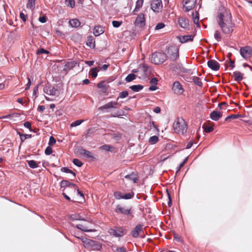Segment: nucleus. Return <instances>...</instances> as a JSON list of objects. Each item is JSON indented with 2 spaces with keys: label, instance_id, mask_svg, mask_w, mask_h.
<instances>
[{
  "label": "nucleus",
  "instance_id": "1",
  "mask_svg": "<svg viewBox=\"0 0 252 252\" xmlns=\"http://www.w3.org/2000/svg\"><path fill=\"white\" fill-rule=\"evenodd\" d=\"M167 60L175 61L179 57V49L175 45L167 46L165 48Z\"/></svg>",
  "mask_w": 252,
  "mask_h": 252
},
{
  "label": "nucleus",
  "instance_id": "2",
  "mask_svg": "<svg viewBox=\"0 0 252 252\" xmlns=\"http://www.w3.org/2000/svg\"><path fill=\"white\" fill-rule=\"evenodd\" d=\"M150 59L152 63L160 64L167 60V56L164 53L156 52L152 54Z\"/></svg>",
  "mask_w": 252,
  "mask_h": 252
},
{
  "label": "nucleus",
  "instance_id": "3",
  "mask_svg": "<svg viewBox=\"0 0 252 252\" xmlns=\"http://www.w3.org/2000/svg\"><path fill=\"white\" fill-rule=\"evenodd\" d=\"M127 232V229L122 226H115L114 228H111L109 230V233L116 238H121L125 235Z\"/></svg>",
  "mask_w": 252,
  "mask_h": 252
},
{
  "label": "nucleus",
  "instance_id": "4",
  "mask_svg": "<svg viewBox=\"0 0 252 252\" xmlns=\"http://www.w3.org/2000/svg\"><path fill=\"white\" fill-rule=\"evenodd\" d=\"M115 212L117 214H122L125 216H129L131 219L134 217L132 214V207L126 208L125 207H122L119 204L116 206Z\"/></svg>",
  "mask_w": 252,
  "mask_h": 252
},
{
  "label": "nucleus",
  "instance_id": "5",
  "mask_svg": "<svg viewBox=\"0 0 252 252\" xmlns=\"http://www.w3.org/2000/svg\"><path fill=\"white\" fill-rule=\"evenodd\" d=\"M77 152L80 155H83L85 158L90 159L92 161H96L98 159L97 156H94L89 151L83 148L82 147H79L77 149Z\"/></svg>",
  "mask_w": 252,
  "mask_h": 252
},
{
  "label": "nucleus",
  "instance_id": "6",
  "mask_svg": "<svg viewBox=\"0 0 252 252\" xmlns=\"http://www.w3.org/2000/svg\"><path fill=\"white\" fill-rule=\"evenodd\" d=\"M174 130L175 132L179 133L181 132L183 134L185 133L187 130V125L184 122L182 124L179 120L175 121L173 125Z\"/></svg>",
  "mask_w": 252,
  "mask_h": 252
},
{
  "label": "nucleus",
  "instance_id": "7",
  "mask_svg": "<svg viewBox=\"0 0 252 252\" xmlns=\"http://www.w3.org/2000/svg\"><path fill=\"white\" fill-rule=\"evenodd\" d=\"M117 104V101H111L99 107L98 110L102 112L103 113L109 112L112 109L115 108Z\"/></svg>",
  "mask_w": 252,
  "mask_h": 252
},
{
  "label": "nucleus",
  "instance_id": "8",
  "mask_svg": "<svg viewBox=\"0 0 252 252\" xmlns=\"http://www.w3.org/2000/svg\"><path fill=\"white\" fill-rule=\"evenodd\" d=\"M134 24L136 27H138L139 28H144L146 24V20L145 15L143 13L138 14Z\"/></svg>",
  "mask_w": 252,
  "mask_h": 252
},
{
  "label": "nucleus",
  "instance_id": "9",
  "mask_svg": "<svg viewBox=\"0 0 252 252\" xmlns=\"http://www.w3.org/2000/svg\"><path fill=\"white\" fill-rule=\"evenodd\" d=\"M231 18V14H230V25L227 26V25L225 23L223 25H220V27L221 28V30L222 31V32L225 34L231 33L233 31V28L235 26V24L232 22Z\"/></svg>",
  "mask_w": 252,
  "mask_h": 252
},
{
  "label": "nucleus",
  "instance_id": "10",
  "mask_svg": "<svg viewBox=\"0 0 252 252\" xmlns=\"http://www.w3.org/2000/svg\"><path fill=\"white\" fill-rule=\"evenodd\" d=\"M88 244V247L86 249H91L92 251H100L102 249V244L99 241L91 239Z\"/></svg>",
  "mask_w": 252,
  "mask_h": 252
},
{
  "label": "nucleus",
  "instance_id": "11",
  "mask_svg": "<svg viewBox=\"0 0 252 252\" xmlns=\"http://www.w3.org/2000/svg\"><path fill=\"white\" fill-rule=\"evenodd\" d=\"M172 90L175 94H182L185 92V90L181 83L178 81L174 82L172 86Z\"/></svg>",
  "mask_w": 252,
  "mask_h": 252
},
{
  "label": "nucleus",
  "instance_id": "12",
  "mask_svg": "<svg viewBox=\"0 0 252 252\" xmlns=\"http://www.w3.org/2000/svg\"><path fill=\"white\" fill-rule=\"evenodd\" d=\"M196 0H184L183 9L186 12H189L195 5Z\"/></svg>",
  "mask_w": 252,
  "mask_h": 252
},
{
  "label": "nucleus",
  "instance_id": "13",
  "mask_svg": "<svg viewBox=\"0 0 252 252\" xmlns=\"http://www.w3.org/2000/svg\"><path fill=\"white\" fill-rule=\"evenodd\" d=\"M162 4L161 0H153L151 4V8L155 12H159V10L162 8Z\"/></svg>",
  "mask_w": 252,
  "mask_h": 252
},
{
  "label": "nucleus",
  "instance_id": "14",
  "mask_svg": "<svg viewBox=\"0 0 252 252\" xmlns=\"http://www.w3.org/2000/svg\"><path fill=\"white\" fill-rule=\"evenodd\" d=\"M43 91L45 93L50 95H55L56 92H58V89L55 88L54 87H52L50 84H47L43 89Z\"/></svg>",
  "mask_w": 252,
  "mask_h": 252
},
{
  "label": "nucleus",
  "instance_id": "15",
  "mask_svg": "<svg viewBox=\"0 0 252 252\" xmlns=\"http://www.w3.org/2000/svg\"><path fill=\"white\" fill-rule=\"evenodd\" d=\"M194 36L195 34L178 35L177 36V38L179 40L180 42L181 43H184L188 41H192Z\"/></svg>",
  "mask_w": 252,
  "mask_h": 252
},
{
  "label": "nucleus",
  "instance_id": "16",
  "mask_svg": "<svg viewBox=\"0 0 252 252\" xmlns=\"http://www.w3.org/2000/svg\"><path fill=\"white\" fill-rule=\"evenodd\" d=\"M207 65L209 68L213 71H217L220 68V63L215 60H210L207 62Z\"/></svg>",
  "mask_w": 252,
  "mask_h": 252
},
{
  "label": "nucleus",
  "instance_id": "17",
  "mask_svg": "<svg viewBox=\"0 0 252 252\" xmlns=\"http://www.w3.org/2000/svg\"><path fill=\"white\" fill-rule=\"evenodd\" d=\"M142 224H137L136 226L131 230V235L133 238H137L141 231H142Z\"/></svg>",
  "mask_w": 252,
  "mask_h": 252
},
{
  "label": "nucleus",
  "instance_id": "18",
  "mask_svg": "<svg viewBox=\"0 0 252 252\" xmlns=\"http://www.w3.org/2000/svg\"><path fill=\"white\" fill-rule=\"evenodd\" d=\"M77 64L79 65V63L76 61L68 62L64 65V68L63 70L67 72L68 71L75 67Z\"/></svg>",
  "mask_w": 252,
  "mask_h": 252
},
{
  "label": "nucleus",
  "instance_id": "19",
  "mask_svg": "<svg viewBox=\"0 0 252 252\" xmlns=\"http://www.w3.org/2000/svg\"><path fill=\"white\" fill-rule=\"evenodd\" d=\"M241 56L243 58H245V55H252V47L250 46H246L241 47L240 50Z\"/></svg>",
  "mask_w": 252,
  "mask_h": 252
},
{
  "label": "nucleus",
  "instance_id": "20",
  "mask_svg": "<svg viewBox=\"0 0 252 252\" xmlns=\"http://www.w3.org/2000/svg\"><path fill=\"white\" fill-rule=\"evenodd\" d=\"M178 24L181 27L189 30V20L186 18H181L178 19Z\"/></svg>",
  "mask_w": 252,
  "mask_h": 252
},
{
  "label": "nucleus",
  "instance_id": "21",
  "mask_svg": "<svg viewBox=\"0 0 252 252\" xmlns=\"http://www.w3.org/2000/svg\"><path fill=\"white\" fill-rule=\"evenodd\" d=\"M222 116V113L218 110H214L210 114V118L214 121H218Z\"/></svg>",
  "mask_w": 252,
  "mask_h": 252
},
{
  "label": "nucleus",
  "instance_id": "22",
  "mask_svg": "<svg viewBox=\"0 0 252 252\" xmlns=\"http://www.w3.org/2000/svg\"><path fill=\"white\" fill-rule=\"evenodd\" d=\"M86 45L91 49H94L95 47V39L92 35L87 37Z\"/></svg>",
  "mask_w": 252,
  "mask_h": 252
},
{
  "label": "nucleus",
  "instance_id": "23",
  "mask_svg": "<svg viewBox=\"0 0 252 252\" xmlns=\"http://www.w3.org/2000/svg\"><path fill=\"white\" fill-rule=\"evenodd\" d=\"M104 32L103 27L101 26L98 25L94 27L93 33L95 36H98L103 33Z\"/></svg>",
  "mask_w": 252,
  "mask_h": 252
},
{
  "label": "nucleus",
  "instance_id": "24",
  "mask_svg": "<svg viewBox=\"0 0 252 252\" xmlns=\"http://www.w3.org/2000/svg\"><path fill=\"white\" fill-rule=\"evenodd\" d=\"M125 178L129 180L132 181L134 183H136L138 181V177L134 172L126 175Z\"/></svg>",
  "mask_w": 252,
  "mask_h": 252
},
{
  "label": "nucleus",
  "instance_id": "25",
  "mask_svg": "<svg viewBox=\"0 0 252 252\" xmlns=\"http://www.w3.org/2000/svg\"><path fill=\"white\" fill-rule=\"evenodd\" d=\"M69 219L72 220H83L86 221L87 220L85 218H82L79 214H71L69 215Z\"/></svg>",
  "mask_w": 252,
  "mask_h": 252
},
{
  "label": "nucleus",
  "instance_id": "26",
  "mask_svg": "<svg viewBox=\"0 0 252 252\" xmlns=\"http://www.w3.org/2000/svg\"><path fill=\"white\" fill-rule=\"evenodd\" d=\"M234 80L237 82L241 81L243 79V74L238 71H235L233 72Z\"/></svg>",
  "mask_w": 252,
  "mask_h": 252
},
{
  "label": "nucleus",
  "instance_id": "27",
  "mask_svg": "<svg viewBox=\"0 0 252 252\" xmlns=\"http://www.w3.org/2000/svg\"><path fill=\"white\" fill-rule=\"evenodd\" d=\"M27 162L29 166L32 169H35L38 167V164L40 163V161L38 162L34 160H27Z\"/></svg>",
  "mask_w": 252,
  "mask_h": 252
},
{
  "label": "nucleus",
  "instance_id": "28",
  "mask_svg": "<svg viewBox=\"0 0 252 252\" xmlns=\"http://www.w3.org/2000/svg\"><path fill=\"white\" fill-rule=\"evenodd\" d=\"M80 22L77 19H72L69 20V25L72 28H78L80 26Z\"/></svg>",
  "mask_w": 252,
  "mask_h": 252
},
{
  "label": "nucleus",
  "instance_id": "29",
  "mask_svg": "<svg viewBox=\"0 0 252 252\" xmlns=\"http://www.w3.org/2000/svg\"><path fill=\"white\" fill-rule=\"evenodd\" d=\"M17 134L19 135L22 143L26 139L28 138H31L32 137V134H23L19 131H17Z\"/></svg>",
  "mask_w": 252,
  "mask_h": 252
},
{
  "label": "nucleus",
  "instance_id": "30",
  "mask_svg": "<svg viewBox=\"0 0 252 252\" xmlns=\"http://www.w3.org/2000/svg\"><path fill=\"white\" fill-rule=\"evenodd\" d=\"M143 88L144 86L141 84L134 85L129 87V89L134 92H139L141 91Z\"/></svg>",
  "mask_w": 252,
  "mask_h": 252
},
{
  "label": "nucleus",
  "instance_id": "31",
  "mask_svg": "<svg viewBox=\"0 0 252 252\" xmlns=\"http://www.w3.org/2000/svg\"><path fill=\"white\" fill-rule=\"evenodd\" d=\"M60 187L61 189L63 188V191L64 190V189L67 187H70V182L66 180H63L61 181L59 183Z\"/></svg>",
  "mask_w": 252,
  "mask_h": 252
},
{
  "label": "nucleus",
  "instance_id": "32",
  "mask_svg": "<svg viewBox=\"0 0 252 252\" xmlns=\"http://www.w3.org/2000/svg\"><path fill=\"white\" fill-rule=\"evenodd\" d=\"M99 149L101 150H104L107 152H111L113 149H114V147L111 145L104 144L101 146Z\"/></svg>",
  "mask_w": 252,
  "mask_h": 252
},
{
  "label": "nucleus",
  "instance_id": "33",
  "mask_svg": "<svg viewBox=\"0 0 252 252\" xmlns=\"http://www.w3.org/2000/svg\"><path fill=\"white\" fill-rule=\"evenodd\" d=\"M177 65H178V67L179 68L181 71L183 73L192 74V73L190 72L191 69H187V68H185L183 66V64L181 63H178Z\"/></svg>",
  "mask_w": 252,
  "mask_h": 252
},
{
  "label": "nucleus",
  "instance_id": "34",
  "mask_svg": "<svg viewBox=\"0 0 252 252\" xmlns=\"http://www.w3.org/2000/svg\"><path fill=\"white\" fill-rule=\"evenodd\" d=\"M75 227L81 230L83 232H94L95 231V230L94 229H86L84 227V226L82 224H77Z\"/></svg>",
  "mask_w": 252,
  "mask_h": 252
},
{
  "label": "nucleus",
  "instance_id": "35",
  "mask_svg": "<svg viewBox=\"0 0 252 252\" xmlns=\"http://www.w3.org/2000/svg\"><path fill=\"white\" fill-rule=\"evenodd\" d=\"M77 238H78L79 240H81V241L84 243L85 245V248H87V247H88V243H89L91 239H88L86 237H85L84 236H76Z\"/></svg>",
  "mask_w": 252,
  "mask_h": 252
},
{
  "label": "nucleus",
  "instance_id": "36",
  "mask_svg": "<svg viewBox=\"0 0 252 252\" xmlns=\"http://www.w3.org/2000/svg\"><path fill=\"white\" fill-rule=\"evenodd\" d=\"M192 80L193 82L197 86L201 88L203 87V83L201 81L199 77L196 76H193L192 78Z\"/></svg>",
  "mask_w": 252,
  "mask_h": 252
},
{
  "label": "nucleus",
  "instance_id": "37",
  "mask_svg": "<svg viewBox=\"0 0 252 252\" xmlns=\"http://www.w3.org/2000/svg\"><path fill=\"white\" fill-rule=\"evenodd\" d=\"M98 69L96 67H93L91 69L89 74L93 78H96L97 76Z\"/></svg>",
  "mask_w": 252,
  "mask_h": 252
},
{
  "label": "nucleus",
  "instance_id": "38",
  "mask_svg": "<svg viewBox=\"0 0 252 252\" xmlns=\"http://www.w3.org/2000/svg\"><path fill=\"white\" fill-rule=\"evenodd\" d=\"M134 192L131 191L128 193H123V199L128 200L132 198L134 196Z\"/></svg>",
  "mask_w": 252,
  "mask_h": 252
},
{
  "label": "nucleus",
  "instance_id": "39",
  "mask_svg": "<svg viewBox=\"0 0 252 252\" xmlns=\"http://www.w3.org/2000/svg\"><path fill=\"white\" fill-rule=\"evenodd\" d=\"M136 78V75L134 73H130L128 74L125 78V81L126 82H130L135 80Z\"/></svg>",
  "mask_w": 252,
  "mask_h": 252
},
{
  "label": "nucleus",
  "instance_id": "40",
  "mask_svg": "<svg viewBox=\"0 0 252 252\" xmlns=\"http://www.w3.org/2000/svg\"><path fill=\"white\" fill-rule=\"evenodd\" d=\"M218 17L219 19V21L218 22L219 25H223L224 24L225 22L224 21V14L223 12H221L219 13L218 15Z\"/></svg>",
  "mask_w": 252,
  "mask_h": 252
},
{
  "label": "nucleus",
  "instance_id": "41",
  "mask_svg": "<svg viewBox=\"0 0 252 252\" xmlns=\"http://www.w3.org/2000/svg\"><path fill=\"white\" fill-rule=\"evenodd\" d=\"M242 117H244V116L242 115H240V114H231V115H230L227 116L225 118V121H228L230 119H238V118H242Z\"/></svg>",
  "mask_w": 252,
  "mask_h": 252
},
{
  "label": "nucleus",
  "instance_id": "42",
  "mask_svg": "<svg viewBox=\"0 0 252 252\" xmlns=\"http://www.w3.org/2000/svg\"><path fill=\"white\" fill-rule=\"evenodd\" d=\"M188 159H189V157L187 156L184 159L183 161L181 163H180V164H179L178 167L177 168L176 171V174H177V173H178L180 171L181 168H182L184 166V165L187 163Z\"/></svg>",
  "mask_w": 252,
  "mask_h": 252
},
{
  "label": "nucleus",
  "instance_id": "43",
  "mask_svg": "<svg viewBox=\"0 0 252 252\" xmlns=\"http://www.w3.org/2000/svg\"><path fill=\"white\" fill-rule=\"evenodd\" d=\"M158 137L157 135L151 136L149 139V142L152 145L156 144L158 141Z\"/></svg>",
  "mask_w": 252,
  "mask_h": 252
},
{
  "label": "nucleus",
  "instance_id": "44",
  "mask_svg": "<svg viewBox=\"0 0 252 252\" xmlns=\"http://www.w3.org/2000/svg\"><path fill=\"white\" fill-rule=\"evenodd\" d=\"M154 128L156 130V131L158 133L159 132V129L158 127V126L155 124V122L154 121L150 122L149 124L148 125V129L149 130H150L152 129V128Z\"/></svg>",
  "mask_w": 252,
  "mask_h": 252
},
{
  "label": "nucleus",
  "instance_id": "45",
  "mask_svg": "<svg viewBox=\"0 0 252 252\" xmlns=\"http://www.w3.org/2000/svg\"><path fill=\"white\" fill-rule=\"evenodd\" d=\"M49 53L50 52L49 51L45 50L43 48H41V47L38 49L36 51V54L37 55H40V54H43L47 55V54H49Z\"/></svg>",
  "mask_w": 252,
  "mask_h": 252
},
{
  "label": "nucleus",
  "instance_id": "46",
  "mask_svg": "<svg viewBox=\"0 0 252 252\" xmlns=\"http://www.w3.org/2000/svg\"><path fill=\"white\" fill-rule=\"evenodd\" d=\"M128 92L127 91H125L121 92L119 94V95L117 98V100H119V98H125L128 96Z\"/></svg>",
  "mask_w": 252,
  "mask_h": 252
},
{
  "label": "nucleus",
  "instance_id": "47",
  "mask_svg": "<svg viewBox=\"0 0 252 252\" xmlns=\"http://www.w3.org/2000/svg\"><path fill=\"white\" fill-rule=\"evenodd\" d=\"M72 163L75 165H76V166H77L78 167H81L83 164V163L80 159H79L78 158H74L72 160Z\"/></svg>",
  "mask_w": 252,
  "mask_h": 252
},
{
  "label": "nucleus",
  "instance_id": "48",
  "mask_svg": "<svg viewBox=\"0 0 252 252\" xmlns=\"http://www.w3.org/2000/svg\"><path fill=\"white\" fill-rule=\"evenodd\" d=\"M123 193L120 191H117L114 192V196L116 199H123Z\"/></svg>",
  "mask_w": 252,
  "mask_h": 252
},
{
  "label": "nucleus",
  "instance_id": "49",
  "mask_svg": "<svg viewBox=\"0 0 252 252\" xmlns=\"http://www.w3.org/2000/svg\"><path fill=\"white\" fill-rule=\"evenodd\" d=\"M65 2L66 5L71 8H74L75 6V2L74 0H65Z\"/></svg>",
  "mask_w": 252,
  "mask_h": 252
},
{
  "label": "nucleus",
  "instance_id": "50",
  "mask_svg": "<svg viewBox=\"0 0 252 252\" xmlns=\"http://www.w3.org/2000/svg\"><path fill=\"white\" fill-rule=\"evenodd\" d=\"M84 122L83 120L79 119L72 122L70 126L71 127H75L80 125Z\"/></svg>",
  "mask_w": 252,
  "mask_h": 252
},
{
  "label": "nucleus",
  "instance_id": "51",
  "mask_svg": "<svg viewBox=\"0 0 252 252\" xmlns=\"http://www.w3.org/2000/svg\"><path fill=\"white\" fill-rule=\"evenodd\" d=\"M214 38L218 42H219L221 40V36L220 32L219 31L216 30L215 31V33H214Z\"/></svg>",
  "mask_w": 252,
  "mask_h": 252
},
{
  "label": "nucleus",
  "instance_id": "52",
  "mask_svg": "<svg viewBox=\"0 0 252 252\" xmlns=\"http://www.w3.org/2000/svg\"><path fill=\"white\" fill-rule=\"evenodd\" d=\"M112 24L113 27L118 28L122 25L123 22L121 21L114 20L112 21Z\"/></svg>",
  "mask_w": 252,
  "mask_h": 252
},
{
  "label": "nucleus",
  "instance_id": "53",
  "mask_svg": "<svg viewBox=\"0 0 252 252\" xmlns=\"http://www.w3.org/2000/svg\"><path fill=\"white\" fill-rule=\"evenodd\" d=\"M36 0H28L27 4V8H31L35 6V2Z\"/></svg>",
  "mask_w": 252,
  "mask_h": 252
},
{
  "label": "nucleus",
  "instance_id": "54",
  "mask_svg": "<svg viewBox=\"0 0 252 252\" xmlns=\"http://www.w3.org/2000/svg\"><path fill=\"white\" fill-rule=\"evenodd\" d=\"M202 127L204 128V131L206 133H210L213 131L214 129V127L211 126H207L206 127H204V126H203Z\"/></svg>",
  "mask_w": 252,
  "mask_h": 252
},
{
  "label": "nucleus",
  "instance_id": "55",
  "mask_svg": "<svg viewBox=\"0 0 252 252\" xmlns=\"http://www.w3.org/2000/svg\"><path fill=\"white\" fill-rule=\"evenodd\" d=\"M165 26V25L163 23L160 22L157 24V25L155 27V30L156 31L162 29L163 28H164Z\"/></svg>",
  "mask_w": 252,
  "mask_h": 252
},
{
  "label": "nucleus",
  "instance_id": "56",
  "mask_svg": "<svg viewBox=\"0 0 252 252\" xmlns=\"http://www.w3.org/2000/svg\"><path fill=\"white\" fill-rule=\"evenodd\" d=\"M53 152V150H52V148L51 147V146H47L46 147V148L45 149V151H44V153H45V154L47 156H49Z\"/></svg>",
  "mask_w": 252,
  "mask_h": 252
},
{
  "label": "nucleus",
  "instance_id": "57",
  "mask_svg": "<svg viewBox=\"0 0 252 252\" xmlns=\"http://www.w3.org/2000/svg\"><path fill=\"white\" fill-rule=\"evenodd\" d=\"M104 81H101L97 84V87L98 88L104 89L105 90V91H106L108 89H107V87H106V86L104 85Z\"/></svg>",
  "mask_w": 252,
  "mask_h": 252
},
{
  "label": "nucleus",
  "instance_id": "58",
  "mask_svg": "<svg viewBox=\"0 0 252 252\" xmlns=\"http://www.w3.org/2000/svg\"><path fill=\"white\" fill-rule=\"evenodd\" d=\"M40 85V84H38L36 85L35 87L33 88V95L35 96V98H36L37 97V94L38 93V88L39 86Z\"/></svg>",
  "mask_w": 252,
  "mask_h": 252
},
{
  "label": "nucleus",
  "instance_id": "59",
  "mask_svg": "<svg viewBox=\"0 0 252 252\" xmlns=\"http://www.w3.org/2000/svg\"><path fill=\"white\" fill-rule=\"evenodd\" d=\"M56 142V139L53 136H51L49 138L48 145L49 146H53Z\"/></svg>",
  "mask_w": 252,
  "mask_h": 252
},
{
  "label": "nucleus",
  "instance_id": "60",
  "mask_svg": "<svg viewBox=\"0 0 252 252\" xmlns=\"http://www.w3.org/2000/svg\"><path fill=\"white\" fill-rule=\"evenodd\" d=\"M124 112L123 111H118L116 113L112 114L113 117H121L124 115Z\"/></svg>",
  "mask_w": 252,
  "mask_h": 252
},
{
  "label": "nucleus",
  "instance_id": "61",
  "mask_svg": "<svg viewBox=\"0 0 252 252\" xmlns=\"http://www.w3.org/2000/svg\"><path fill=\"white\" fill-rule=\"evenodd\" d=\"M194 13L193 12L192 13V15L193 22H196V21H199V14L198 12H197V11H195V16H194Z\"/></svg>",
  "mask_w": 252,
  "mask_h": 252
},
{
  "label": "nucleus",
  "instance_id": "62",
  "mask_svg": "<svg viewBox=\"0 0 252 252\" xmlns=\"http://www.w3.org/2000/svg\"><path fill=\"white\" fill-rule=\"evenodd\" d=\"M48 18L45 15L42 16H39L38 18V21L41 23H45L47 21Z\"/></svg>",
  "mask_w": 252,
  "mask_h": 252
},
{
  "label": "nucleus",
  "instance_id": "63",
  "mask_svg": "<svg viewBox=\"0 0 252 252\" xmlns=\"http://www.w3.org/2000/svg\"><path fill=\"white\" fill-rule=\"evenodd\" d=\"M140 66L143 68V72L144 74L146 75L147 74L148 69L149 68V66L145 63H141Z\"/></svg>",
  "mask_w": 252,
  "mask_h": 252
},
{
  "label": "nucleus",
  "instance_id": "64",
  "mask_svg": "<svg viewBox=\"0 0 252 252\" xmlns=\"http://www.w3.org/2000/svg\"><path fill=\"white\" fill-rule=\"evenodd\" d=\"M95 127H91L90 128H89L88 130H87V135L88 136H91V135L92 134H94L95 132Z\"/></svg>",
  "mask_w": 252,
  "mask_h": 252
}]
</instances>
